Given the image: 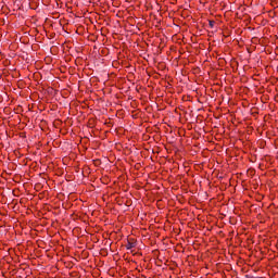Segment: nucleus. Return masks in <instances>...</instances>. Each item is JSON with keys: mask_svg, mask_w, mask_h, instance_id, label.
<instances>
[{"mask_svg": "<svg viewBox=\"0 0 278 278\" xmlns=\"http://www.w3.org/2000/svg\"><path fill=\"white\" fill-rule=\"evenodd\" d=\"M126 249H134V243H131V242H128L127 244H126Z\"/></svg>", "mask_w": 278, "mask_h": 278, "instance_id": "1", "label": "nucleus"}, {"mask_svg": "<svg viewBox=\"0 0 278 278\" xmlns=\"http://www.w3.org/2000/svg\"><path fill=\"white\" fill-rule=\"evenodd\" d=\"M215 23H216V22H214V21H210V22H208L210 27H214Z\"/></svg>", "mask_w": 278, "mask_h": 278, "instance_id": "2", "label": "nucleus"}]
</instances>
